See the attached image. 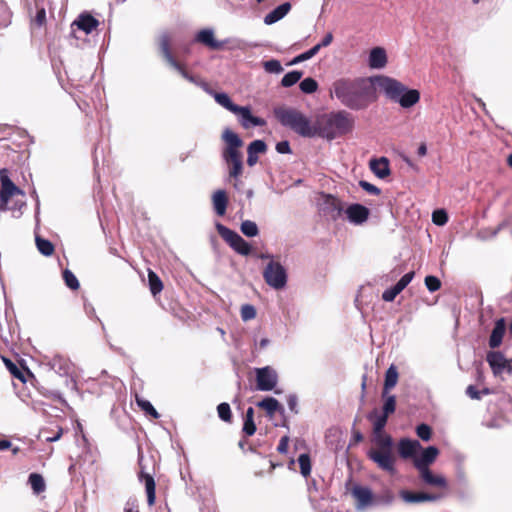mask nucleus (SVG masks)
<instances>
[{
	"instance_id": "2f4dec72",
	"label": "nucleus",
	"mask_w": 512,
	"mask_h": 512,
	"mask_svg": "<svg viewBox=\"0 0 512 512\" xmlns=\"http://www.w3.org/2000/svg\"><path fill=\"white\" fill-rule=\"evenodd\" d=\"M398 381V371L397 368L394 365H391L386 373H385V380H384V389L382 396L385 397L389 390L394 388Z\"/></svg>"
},
{
	"instance_id": "ea45409f",
	"label": "nucleus",
	"mask_w": 512,
	"mask_h": 512,
	"mask_svg": "<svg viewBox=\"0 0 512 512\" xmlns=\"http://www.w3.org/2000/svg\"><path fill=\"white\" fill-rule=\"evenodd\" d=\"M148 281H149L150 290L153 295H156L162 291L163 285H162L160 278L156 275V273H154L151 270H149V273H148Z\"/></svg>"
},
{
	"instance_id": "13d9d810",
	"label": "nucleus",
	"mask_w": 512,
	"mask_h": 512,
	"mask_svg": "<svg viewBox=\"0 0 512 512\" xmlns=\"http://www.w3.org/2000/svg\"><path fill=\"white\" fill-rule=\"evenodd\" d=\"M387 416L382 414L375 418L373 423L374 434L383 432V429L387 423Z\"/></svg>"
},
{
	"instance_id": "de8ad7c7",
	"label": "nucleus",
	"mask_w": 512,
	"mask_h": 512,
	"mask_svg": "<svg viewBox=\"0 0 512 512\" xmlns=\"http://www.w3.org/2000/svg\"><path fill=\"white\" fill-rule=\"evenodd\" d=\"M384 405H383V414L388 417L389 414L393 413L396 408V399L393 395L386 394Z\"/></svg>"
},
{
	"instance_id": "5701e85b",
	"label": "nucleus",
	"mask_w": 512,
	"mask_h": 512,
	"mask_svg": "<svg viewBox=\"0 0 512 512\" xmlns=\"http://www.w3.org/2000/svg\"><path fill=\"white\" fill-rule=\"evenodd\" d=\"M72 25L89 34L97 28L99 21L89 14H81Z\"/></svg>"
},
{
	"instance_id": "3c124183",
	"label": "nucleus",
	"mask_w": 512,
	"mask_h": 512,
	"mask_svg": "<svg viewBox=\"0 0 512 512\" xmlns=\"http://www.w3.org/2000/svg\"><path fill=\"white\" fill-rule=\"evenodd\" d=\"M413 277H414L413 271L406 273L405 275L402 276V278L393 287L400 294L408 286V284L412 281Z\"/></svg>"
},
{
	"instance_id": "1a4fd4ad",
	"label": "nucleus",
	"mask_w": 512,
	"mask_h": 512,
	"mask_svg": "<svg viewBox=\"0 0 512 512\" xmlns=\"http://www.w3.org/2000/svg\"><path fill=\"white\" fill-rule=\"evenodd\" d=\"M169 37L166 34H163L160 37V47L163 53L164 58L168 62V64L174 68L176 71H178L183 78L188 80L191 83H194L198 86H200V83L202 81H198L194 76L190 75L172 56L170 49H169Z\"/></svg>"
},
{
	"instance_id": "09e8293b",
	"label": "nucleus",
	"mask_w": 512,
	"mask_h": 512,
	"mask_svg": "<svg viewBox=\"0 0 512 512\" xmlns=\"http://www.w3.org/2000/svg\"><path fill=\"white\" fill-rule=\"evenodd\" d=\"M394 501V494L390 490H385L381 494L375 496V505H389Z\"/></svg>"
},
{
	"instance_id": "4d7b16f0",
	"label": "nucleus",
	"mask_w": 512,
	"mask_h": 512,
	"mask_svg": "<svg viewBox=\"0 0 512 512\" xmlns=\"http://www.w3.org/2000/svg\"><path fill=\"white\" fill-rule=\"evenodd\" d=\"M228 165V173L230 178L238 179L243 172V162L235 163V164H227Z\"/></svg>"
},
{
	"instance_id": "f03ea898",
	"label": "nucleus",
	"mask_w": 512,
	"mask_h": 512,
	"mask_svg": "<svg viewBox=\"0 0 512 512\" xmlns=\"http://www.w3.org/2000/svg\"><path fill=\"white\" fill-rule=\"evenodd\" d=\"M279 122L296 134L305 138L315 137V121L312 122L301 111L293 108H277L274 110Z\"/></svg>"
},
{
	"instance_id": "393cba45",
	"label": "nucleus",
	"mask_w": 512,
	"mask_h": 512,
	"mask_svg": "<svg viewBox=\"0 0 512 512\" xmlns=\"http://www.w3.org/2000/svg\"><path fill=\"white\" fill-rule=\"evenodd\" d=\"M506 330L505 320L500 318L496 321L495 326L492 330L489 345L491 348H497L502 343V339Z\"/></svg>"
},
{
	"instance_id": "c85d7f7f",
	"label": "nucleus",
	"mask_w": 512,
	"mask_h": 512,
	"mask_svg": "<svg viewBox=\"0 0 512 512\" xmlns=\"http://www.w3.org/2000/svg\"><path fill=\"white\" fill-rule=\"evenodd\" d=\"M139 478L144 482L148 505L153 506L156 500L155 480L153 476L148 473H141Z\"/></svg>"
},
{
	"instance_id": "e2e57ef3",
	"label": "nucleus",
	"mask_w": 512,
	"mask_h": 512,
	"mask_svg": "<svg viewBox=\"0 0 512 512\" xmlns=\"http://www.w3.org/2000/svg\"><path fill=\"white\" fill-rule=\"evenodd\" d=\"M398 294V291H396L394 287H391L383 292L382 299L386 302H392Z\"/></svg>"
},
{
	"instance_id": "f3484780",
	"label": "nucleus",
	"mask_w": 512,
	"mask_h": 512,
	"mask_svg": "<svg viewBox=\"0 0 512 512\" xmlns=\"http://www.w3.org/2000/svg\"><path fill=\"white\" fill-rule=\"evenodd\" d=\"M438 449L435 446H429L422 451V453L414 458V465L420 470L429 469V465L432 464L438 456Z\"/></svg>"
},
{
	"instance_id": "49530a36",
	"label": "nucleus",
	"mask_w": 512,
	"mask_h": 512,
	"mask_svg": "<svg viewBox=\"0 0 512 512\" xmlns=\"http://www.w3.org/2000/svg\"><path fill=\"white\" fill-rule=\"evenodd\" d=\"M63 278L67 287L72 290H77L79 288V281L76 276L68 269L64 270Z\"/></svg>"
},
{
	"instance_id": "c756f323",
	"label": "nucleus",
	"mask_w": 512,
	"mask_h": 512,
	"mask_svg": "<svg viewBox=\"0 0 512 512\" xmlns=\"http://www.w3.org/2000/svg\"><path fill=\"white\" fill-rule=\"evenodd\" d=\"M421 479L428 485L445 488L446 479L441 475H434L430 469L420 470Z\"/></svg>"
},
{
	"instance_id": "423d86ee",
	"label": "nucleus",
	"mask_w": 512,
	"mask_h": 512,
	"mask_svg": "<svg viewBox=\"0 0 512 512\" xmlns=\"http://www.w3.org/2000/svg\"><path fill=\"white\" fill-rule=\"evenodd\" d=\"M263 278L268 286L275 290L283 289L287 284V272L277 261H270L263 270Z\"/></svg>"
},
{
	"instance_id": "473e14b6",
	"label": "nucleus",
	"mask_w": 512,
	"mask_h": 512,
	"mask_svg": "<svg viewBox=\"0 0 512 512\" xmlns=\"http://www.w3.org/2000/svg\"><path fill=\"white\" fill-rule=\"evenodd\" d=\"M260 408H263L267 414L272 417L277 411L281 409L279 401L273 397H266L257 404Z\"/></svg>"
},
{
	"instance_id": "a878e982",
	"label": "nucleus",
	"mask_w": 512,
	"mask_h": 512,
	"mask_svg": "<svg viewBox=\"0 0 512 512\" xmlns=\"http://www.w3.org/2000/svg\"><path fill=\"white\" fill-rule=\"evenodd\" d=\"M421 448L419 441L410 440V439H402L399 442V454L403 458H409L414 456V454Z\"/></svg>"
},
{
	"instance_id": "58836bf2",
	"label": "nucleus",
	"mask_w": 512,
	"mask_h": 512,
	"mask_svg": "<svg viewBox=\"0 0 512 512\" xmlns=\"http://www.w3.org/2000/svg\"><path fill=\"white\" fill-rule=\"evenodd\" d=\"M241 232L247 237H255L259 234L257 224L251 220H245L241 223Z\"/></svg>"
},
{
	"instance_id": "f257e3e1",
	"label": "nucleus",
	"mask_w": 512,
	"mask_h": 512,
	"mask_svg": "<svg viewBox=\"0 0 512 512\" xmlns=\"http://www.w3.org/2000/svg\"><path fill=\"white\" fill-rule=\"evenodd\" d=\"M353 125V119L344 111L321 114L315 119V137L331 141L350 132Z\"/></svg>"
},
{
	"instance_id": "8fccbe9b",
	"label": "nucleus",
	"mask_w": 512,
	"mask_h": 512,
	"mask_svg": "<svg viewBox=\"0 0 512 512\" xmlns=\"http://www.w3.org/2000/svg\"><path fill=\"white\" fill-rule=\"evenodd\" d=\"M218 416L221 420L229 422L231 420V409L228 403H220L217 407Z\"/></svg>"
},
{
	"instance_id": "0eeeda50",
	"label": "nucleus",
	"mask_w": 512,
	"mask_h": 512,
	"mask_svg": "<svg viewBox=\"0 0 512 512\" xmlns=\"http://www.w3.org/2000/svg\"><path fill=\"white\" fill-rule=\"evenodd\" d=\"M216 230L220 236L234 249L237 253L247 256L251 253L250 244L245 241L238 233L229 229L221 223H216Z\"/></svg>"
},
{
	"instance_id": "72a5a7b5",
	"label": "nucleus",
	"mask_w": 512,
	"mask_h": 512,
	"mask_svg": "<svg viewBox=\"0 0 512 512\" xmlns=\"http://www.w3.org/2000/svg\"><path fill=\"white\" fill-rule=\"evenodd\" d=\"M374 442L378 447L376 450L392 451V438L384 432L375 433Z\"/></svg>"
},
{
	"instance_id": "dca6fc26",
	"label": "nucleus",
	"mask_w": 512,
	"mask_h": 512,
	"mask_svg": "<svg viewBox=\"0 0 512 512\" xmlns=\"http://www.w3.org/2000/svg\"><path fill=\"white\" fill-rule=\"evenodd\" d=\"M368 456L372 459L381 469L386 471H393L394 458L392 451L385 450H370Z\"/></svg>"
},
{
	"instance_id": "79ce46f5",
	"label": "nucleus",
	"mask_w": 512,
	"mask_h": 512,
	"mask_svg": "<svg viewBox=\"0 0 512 512\" xmlns=\"http://www.w3.org/2000/svg\"><path fill=\"white\" fill-rule=\"evenodd\" d=\"M303 73L301 71H291L284 75L281 80V84L284 87H291L296 84L302 77Z\"/></svg>"
},
{
	"instance_id": "37998d69",
	"label": "nucleus",
	"mask_w": 512,
	"mask_h": 512,
	"mask_svg": "<svg viewBox=\"0 0 512 512\" xmlns=\"http://www.w3.org/2000/svg\"><path fill=\"white\" fill-rule=\"evenodd\" d=\"M298 463L300 466V472L304 477H307L311 473V462L308 454H301L298 457Z\"/></svg>"
},
{
	"instance_id": "6e6552de",
	"label": "nucleus",
	"mask_w": 512,
	"mask_h": 512,
	"mask_svg": "<svg viewBox=\"0 0 512 512\" xmlns=\"http://www.w3.org/2000/svg\"><path fill=\"white\" fill-rule=\"evenodd\" d=\"M257 390L271 391L278 383V375L275 369L270 366L255 369Z\"/></svg>"
},
{
	"instance_id": "7c9ffc66",
	"label": "nucleus",
	"mask_w": 512,
	"mask_h": 512,
	"mask_svg": "<svg viewBox=\"0 0 512 512\" xmlns=\"http://www.w3.org/2000/svg\"><path fill=\"white\" fill-rule=\"evenodd\" d=\"M420 99V93L418 90L416 89H411V90H405V92H403L401 94V96H399V98L397 99L396 102H398L400 104L401 107L403 108H410L412 106H414Z\"/></svg>"
},
{
	"instance_id": "2eb2a0df",
	"label": "nucleus",
	"mask_w": 512,
	"mask_h": 512,
	"mask_svg": "<svg viewBox=\"0 0 512 512\" xmlns=\"http://www.w3.org/2000/svg\"><path fill=\"white\" fill-rule=\"evenodd\" d=\"M345 213L350 223L361 225L367 221L370 211L361 204H351L347 207Z\"/></svg>"
},
{
	"instance_id": "c03bdc74",
	"label": "nucleus",
	"mask_w": 512,
	"mask_h": 512,
	"mask_svg": "<svg viewBox=\"0 0 512 512\" xmlns=\"http://www.w3.org/2000/svg\"><path fill=\"white\" fill-rule=\"evenodd\" d=\"M240 314H241V319L244 322H246V321L254 319L256 317L257 312L253 305L244 304L241 306Z\"/></svg>"
},
{
	"instance_id": "0e129e2a",
	"label": "nucleus",
	"mask_w": 512,
	"mask_h": 512,
	"mask_svg": "<svg viewBox=\"0 0 512 512\" xmlns=\"http://www.w3.org/2000/svg\"><path fill=\"white\" fill-rule=\"evenodd\" d=\"M276 151L280 154L291 153L290 144L288 141H281L276 144Z\"/></svg>"
},
{
	"instance_id": "680f3d73",
	"label": "nucleus",
	"mask_w": 512,
	"mask_h": 512,
	"mask_svg": "<svg viewBox=\"0 0 512 512\" xmlns=\"http://www.w3.org/2000/svg\"><path fill=\"white\" fill-rule=\"evenodd\" d=\"M10 19V12L5 3L0 2V23L6 25Z\"/></svg>"
},
{
	"instance_id": "9b49d317",
	"label": "nucleus",
	"mask_w": 512,
	"mask_h": 512,
	"mask_svg": "<svg viewBox=\"0 0 512 512\" xmlns=\"http://www.w3.org/2000/svg\"><path fill=\"white\" fill-rule=\"evenodd\" d=\"M320 206L323 213L329 216L332 220L340 218L344 211L342 201L329 194L322 195Z\"/></svg>"
},
{
	"instance_id": "bb28decb",
	"label": "nucleus",
	"mask_w": 512,
	"mask_h": 512,
	"mask_svg": "<svg viewBox=\"0 0 512 512\" xmlns=\"http://www.w3.org/2000/svg\"><path fill=\"white\" fill-rule=\"evenodd\" d=\"M290 9L291 5L288 2L279 5L265 16L264 23L266 25L276 23L277 21L281 20L290 11Z\"/></svg>"
},
{
	"instance_id": "cd10ccee",
	"label": "nucleus",
	"mask_w": 512,
	"mask_h": 512,
	"mask_svg": "<svg viewBox=\"0 0 512 512\" xmlns=\"http://www.w3.org/2000/svg\"><path fill=\"white\" fill-rule=\"evenodd\" d=\"M370 169L377 177L381 179H384L390 174L389 161L385 157L371 160Z\"/></svg>"
},
{
	"instance_id": "39448f33",
	"label": "nucleus",
	"mask_w": 512,
	"mask_h": 512,
	"mask_svg": "<svg viewBox=\"0 0 512 512\" xmlns=\"http://www.w3.org/2000/svg\"><path fill=\"white\" fill-rule=\"evenodd\" d=\"M222 139L226 143V147L222 152V157L227 164H235L242 162V154L239 148L243 146V141L229 128H226L222 133Z\"/></svg>"
},
{
	"instance_id": "6e6d98bb",
	"label": "nucleus",
	"mask_w": 512,
	"mask_h": 512,
	"mask_svg": "<svg viewBox=\"0 0 512 512\" xmlns=\"http://www.w3.org/2000/svg\"><path fill=\"white\" fill-rule=\"evenodd\" d=\"M416 433L419 438L424 441H428L431 438V428L427 424H420L416 428Z\"/></svg>"
},
{
	"instance_id": "bf43d9fd",
	"label": "nucleus",
	"mask_w": 512,
	"mask_h": 512,
	"mask_svg": "<svg viewBox=\"0 0 512 512\" xmlns=\"http://www.w3.org/2000/svg\"><path fill=\"white\" fill-rule=\"evenodd\" d=\"M243 432L248 436H252L256 432L254 419H244Z\"/></svg>"
},
{
	"instance_id": "6ab92c4d",
	"label": "nucleus",
	"mask_w": 512,
	"mask_h": 512,
	"mask_svg": "<svg viewBox=\"0 0 512 512\" xmlns=\"http://www.w3.org/2000/svg\"><path fill=\"white\" fill-rule=\"evenodd\" d=\"M195 40L197 42H200V43L206 45L207 47H209L210 49H213V50L221 49L224 45L223 42L215 39L214 31L212 29L200 30L197 33Z\"/></svg>"
},
{
	"instance_id": "864d4df0",
	"label": "nucleus",
	"mask_w": 512,
	"mask_h": 512,
	"mask_svg": "<svg viewBox=\"0 0 512 512\" xmlns=\"http://www.w3.org/2000/svg\"><path fill=\"white\" fill-rule=\"evenodd\" d=\"M432 221L438 226H442L447 223L448 215L444 210H436L432 214Z\"/></svg>"
},
{
	"instance_id": "7ed1b4c3",
	"label": "nucleus",
	"mask_w": 512,
	"mask_h": 512,
	"mask_svg": "<svg viewBox=\"0 0 512 512\" xmlns=\"http://www.w3.org/2000/svg\"><path fill=\"white\" fill-rule=\"evenodd\" d=\"M364 81L340 79L333 84L335 96L347 107L360 109L364 106Z\"/></svg>"
},
{
	"instance_id": "338daca9",
	"label": "nucleus",
	"mask_w": 512,
	"mask_h": 512,
	"mask_svg": "<svg viewBox=\"0 0 512 512\" xmlns=\"http://www.w3.org/2000/svg\"><path fill=\"white\" fill-rule=\"evenodd\" d=\"M297 404H298V398L295 394H290L287 396V405L291 411L297 412V410H296Z\"/></svg>"
},
{
	"instance_id": "4468645a",
	"label": "nucleus",
	"mask_w": 512,
	"mask_h": 512,
	"mask_svg": "<svg viewBox=\"0 0 512 512\" xmlns=\"http://www.w3.org/2000/svg\"><path fill=\"white\" fill-rule=\"evenodd\" d=\"M200 87L214 98L217 104L234 114L238 105L234 104L227 93L212 90L206 82H201Z\"/></svg>"
},
{
	"instance_id": "052dcab7",
	"label": "nucleus",
	"mask_w": 512,
	"mask_h": 512,
	"mask_svg": "<svg viewBox=\"0 0 512 512\" xmlns=\"http://www.w3.org/2000/svg\"><path fill=\"white\" fill-rule=\"evenodd\" d=\"M359 185L360 187L365 190L366 192H368L369 194H372V195H378L380 194V189L377 188L375 185L365 181V180H361L359 182Z\"/></svg>"
},
{
	"instance_id": "9d476101",
	"label": "nucleus",
	"mask_w": 512,
	"mask_h": 512,
	"mask_svg": "<svg viewBox=\"0 0 512 512\" xmlns=\"http://www.w3.org/2000/svg\"><path fill=\"white\" fill-rule=\"evenodd\" d=\"M351 495L355 499V508L358 511L366 510L375 505V495L367 486L354 485L351 489Z\"/></svg>"
},
{
	"instance_id": "412c9836",
	"label": "nucleus",
	"mask_w": 512,
	"mask_h": 512,
	"mask_svg": "<svg viewBox=\"0 0 512 512\" xmlns=\"http://www.w3.org/2000/svg\"><path fill=\"white\" fill-rule=\"evenodd\" d=\"M400 496L406 503H420V502H426V501H437L442 497L439 494L412 493V492L405 491V490L400 492Z\"/></svg>"
},
{
	"instance_id": "a18cd8bd",
	"label": "nucleus",
	"mask_w": 512,
	"mask_h": 512,
	"mask_svg": "<svg viewBox=\"0 0 512 512\" xmlns=\"http://www.w3.org/2000/svg\"><path fill=\"white\" fill-rule=\"evenodd\" d=\"M318 88L317 82L313 78H305L300 83V89L303 93H314Z\"/></svg>"
},
{
	"instance_id": "4be33fe9",
	"label": "nucleus",
	"mask_w": 512,
	"mask_h": 512,
	"mask_svg": "<svg viewBox=\"0 0 512 512\" xmlns=\"http://www.w3.org/2000/svg\"><path fill=\"white\" fill-rule=\"evenodd\" d=\"M267 146L263 140L252 141L247 148V164L253 167L258 162V154L264 153Z\"/></svg>"
},
{
	"instance_id": "f8f14e48",
	"label": "nucleus",
	"mask_w": 512,
	"mask_h": 512,
	"mask_svg": "<svg viewBox=\"0 0 512 512\" xmlns=\"http://www.w3.org/2000/svg\"><path fill=\"white\" fill-rule=\"evenodd\" d=\"M378 86L386 94L388 98L395 102L397 101L399 96H401V94L406 90V87L402 83L386 76L378 78Z\"/></svg>"
},
{
	"instance_id": "5fc2aeb1",
	"label": "nucleus",
	"mask_w": 512,
	"mask_h": 512,
	"mask_svg": "<svg viewBox=\"0 0 512 512\" xmlns=\"http://www.w3.org/2000/svg\"><path fill=\"white\" fill-rule=\"evenodd\" d=\"M425 285L430 292H435L440 289L441 282L437 277L429 275L425 277Z\"/></svg>"
},
{
	"instance_id": "b1692460",
	"label": "nucleus",
	"mask_w": 512,
	"mask_h": 512,
	"mask_svg": "<svg viewBox=\"0 0 512 512\" xmlns=\"http://www.w3.org/2000/svg\"><path fill=\"white\" fill-rule=\"evenodd\" d=\"M212 204L215 213L223 216L226 213L228 197L225 190L219 189L212 194Z\"/></svg>"
},
{
	"instance_id": "774afa93",
	"label": "nucleus",
	"mask_w": 512,
	"mask_h": 512,
	"mask_svg": "<svg viewBox=\"0 0 512 512\" xmlns=\"http://www.w3.org/2000/svg\"><path fill=\"white\" fill-rule=\"evenodd\" d=\"M288 443H289V439L287 436H284L280 439V442H279V445L277 447V450L279 453H286L287 450H288Z\"/></svg>"
},
{
	"instance_id": "aec40b11",
	"label": "nucleus",
	"mask_w": 512,
	"mask_h": 512,
	"mask_svg": "<svg viewBox=\"0 0 512 512\" xmlns=\"http://www.w3.org/2000/svg\"><path fill=\"white\" fill-rule=\"evenodd\" d=\"M387 64V54L384 48L375 47L371 49L368 58V65L372 69H382Z\"/></svg>"
},
{
	"instance_id": "e433bc0d",
	"label": "nucleus",
	"mask_w": 512,
	"mask_h": 512,
	"mask_svg": "<svg viewBox=\"0 0 512 512\" xmlns=\"http://www.w3.org/2000/svg\"><path fill=\"white\" fill-rule=\"evenodd\" d=\"M29 483L31 488L36 494H39L45 490V482L40 474L32 473L29 475Z\"/></svg>"
},
{
	"instance_id": "603ef678",
	"label": "nucleus",
	"mask_w": 512,
	"mask_h": 512,
	"mask_svg": "<svg viewBox=\"0 0 512 512\" xmlns=\"http://www.w3.org/2000/svg\"><path fill=\"white\" fill-rule=\"evenodd\" d=\"M263 66L268 73L279 74L283 71L281 63L275 59L264 62Z\"/></svg>"
},
{
	"instance_id": "ddd939ff",
	"label": "nucleus",
	"mask_w": 512,
	"mask_h": 512,
	"mask_svg": "<svg viewBox=\"0 0 512 512\" xmlns=\"http://www.w3.org/2000/svg\"><path fill=\"white\" fill-rule=\"evenodd\" d=\"M234 114L238 117V121L244 129L266 125V121L263 118L252 115L249 106H239Z\"/></svg>"
},
{
	"instance_id": "a19ab883",
	"label": "nucleus",
	"mask_w": 512,
	"mask_h": 512,
	"mask_svg": "<svg viewBox=\"0 0 512 512\" xmlns=\"http://www.w3.org/2000/svg\"><path fill=\"white\" fill-rule=\"evenodd\" d=\"M319 52V46H313L308 51H305L298 56L294 57L290 62L289 65H296L298 63H301L303 61L309 60L312 57H314Z\"/></svg>"
},
{
	"instance_id": "f704fd0d",
	"label": "nucleus",
	"mask_w": 512,
	"mask_h": 512,
	"mask_svg": "<svg viewBox=\"0 0 512 512\" xmlns=\"http://www.w3.org/2000/svg\"><path fill=\"white\" fill-rule=\"evenodd\" d=\"M52 368L59 374H67L70 368L69 362L61 356H55L51 360Z\"/></svg>"
},
{
	"instance_id": "20e7f679",
	"label": "nucleus",
	"mask_w": 512,
	"mask_h": 512,
	"mask_svg": "<svg viewBox=\"0 0 512 512\" xmlns=\"http://www.w3.org/2000/svg\"><path fill=\"white\" fill-rule=\"evenodd\" d=\"M25 192L17 187L6 169L0 170V211H20L25 205Z\"/></svg>"
},
{
	"instance_id": "4c0bfd02",
	"label": "nucleus",
	"mask_w": 512,
	"mask_h": 512,
	"mask_svg": "<svg viewBox=\"0 0 512 512\" xmlns=\"http://www.w3.org/2000/svg\"><path fill=\"white\" fill-rule=\"evenodd\" d=\"M36 246L39 252L44 256H51L54 252L53 244L49 240L38 236L36 237Z\"/></svg>"
},
{
	"instance_id": "69168bd1",
	"label": "nucleus",
	"mask_w": 512,
	"mask_h": 512,
	"mask_svg": "<svg viewBox=\"0 0 512 512\" xmlns=\"http://www.w3.org/2000/svg\"><path fill=\"white\" fill-rule=\"evenodd\" d=\"M466 394L471 398L475 400L481 399V392L477 390L473 385H470L466 389Z\"/></svg>"
},
{
	"instance_id": "c9c22d12",
	"label": "nucleus",
	"mask_w": 512,
	"mask_h": 512,
	"mask_svg": "<svg viewBox=\"0 0 512 512\" xmlns=\"http://www.w3.org/2000/svg\"><path fill=\"white\" fill-rule=\"evenodd\" d=\"M136 403L146 414L150 415L155 419L159 418V413L156 411V409L153 407L150 401L136 395Z\"/></svg>"
},
{
	"instance_id": "a211bd4d",
	"label": "nucleus",
	"mask_w": 512,
	"mask_h": 512,
	"mask_svg": "<svg viewBox=\"0 0 512 512\" xmlns=\"http://www.w3.org/2000/svg\"><path fill=\"white\" fill-rule=\"evenodd\" d=\"M487 362L495 375L501 374L505 369L511 371L510 362L500 352H490Z\"/></svg>"
}]
</instances>
